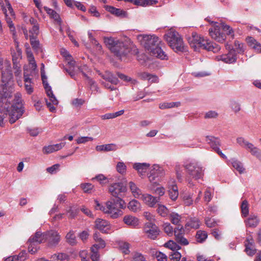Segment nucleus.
Returning a JSON list of instances; mask_svg holds the SVG:
<instances>
[{
  "mask_svg": "<svg viewBox=\"0 0 261 261\" xmlns=\"http://www.w3.org/2000/svg\"><path fill=\"white\" fill-rule=\"evenodd\" d=\"M6 69L2 68V80L3 84L0 86V126L4 124V119L5 115L9 116V121L14 123L20 118L24 112L21 94L16 93L14 96L11 94L12 88H8L13 75L10 71V65L5 63Z\"/></svg>",
  "mask_w": 261,
  "mask_h": 261,
  "instance_id": "f257e3e1",
  "label": "nucleus"
},
{
  "mask_svg": "<svg viewBox=\"0 0 261 261\" xmlns=\"http://www.w3.org/2000/svg\"><path fill=\"white\" fill-rule=\"evenodd\" d=\"M137 40L151 56L161 60H168L167 55L159 46L160 41L155 35H138Z\"/></svg>",
  "mask_w": 261,
  "mask_h": 261,
  "instance_id": "f03ea898",
  "label": "nucleus"
},
{
  "mask_svg": "<svg viewBox=\"0 0 261 261\" xmlns=\"http://www.w3.org/2000/svg\"><path fill=\"white\" fill-rule=\"evenodd\" d=\"M95 208L102 211L112 219H117L123 215L122 209L126 207V203L124 200L119 198L116 201L108 200L103 205L97 200L94 201Z\"/></svg>",
  "mask_w": 261,
  "mask_h": 261,
  "instance_id": "7ed1b4c3",
  "label": "nucleus"
},
{
  "mask_svg": "<svg viewBox=\"0 0 261 261\" xmlns=\"http://www.w3.org/2000/svg\"><path fill=\"white\" fill-rule=\"evenodd\" d=\"M188 40L191 47L195 50L202 48L208 51L217 53L220 50L219 45L211 42L209 40L198 35L195 32L192 33V36L188 38Z\"/></svg>",
  "mask_w": 261,
  "mask_h": 261,
  "instance_id": "20e7f679",
  "label": "nucleus"
},
{
  "mask_svg": "<svg viewBox=\"0 0 261 261\" xmlns=\"http://www.w3.org/2000/svg\"><path fill=\"white\" fill-rule=\"evenodd\" d=\"M164 38L170 47L175 52H184L187 50L182 38L174 29L169 30L164 35Z\"/></svg>",
  "mask_w": 261,
  "mask_h": 261,
  "instance_id": "39448f33",
  "label": "nucleus"
},
{
  "mask_svg": "<svg viewBox=\"0 0 261 261\" xmlns=\"http://www.w3.org/2000/svg\"><path fill=\"white\" fill-rule=\"evenodd\" d=\"M184 167L189 174L196 179H201L204 176V169L198 163L191 161L184 164Z\"/></svg>",
  "mask_w": 261,
  "mask_h": 261,
  "instance_id": "423d86ee",
  "label": "nucleus"
},
{
  "mask_svg": "<svg viewBox=\"0 0 261 261\" xmlns=\"http://www.w3.org/2000/svg\"><path fill=\"white\" fill-rule=\"evenodd\" d=\"M207 21L212 24V28L209 29V34L213 39L218 42L223 43L226 37L225 34L220 32L222 29L221 23L218 22L210 21L207 19Z\"/></svg>",
  "mask_w": 261,
  "mask_h": 261,
  "instance_id": "0eeeda50",
  "label": "nucleus"
},
{
  "mask_svg": "<svg viewBox=\"0 0 261 261\" xmlns=\"http://www.w3.org/2000/svg\"><path fill=\"white\" fill-rule=\"evenodd\" d=\"M226 48L229 50L227 54L222 55L217 57L218 61H222L225 63L231 64L236 62L237 61V56L236 50L234 49H231L230 46L227 43L225 45Z\"/></svg>",
  "mask_w": 261,
  "mask_h": 261,
  "instance_id": "6e6552de",
  "label": "nucleus"
},
{
  "mask_svg": "<svg viewBox=\"0 0 261 261\" xmlns=\"http://www.w3.org/2000/svg\"><path fill=\"white\" fill-rule=\"evenodd\" d=\"M94 227L103 233H110L112 231L111 223L106 220L97 218L94 222Z\"/></svg>",
  "mask_w": 261,
  "mask_h": 261,
  "instance_id": "1a4fd4ad",
  "label": "nucleus"
},
{
  "mask_svg": "<svg viewBox=\"0 0 261 261\" xmlns=\"http://www.w3.org/2000/svg\"><path fill=\"white\" fill-rule=\"evenodd\" d=\"M144 231L148 238L153 240L156 239L160 233L158 227L151 222L145 224Z\"/></svg>",
  "mask_w": 261,
  "mask_h": 261,
  "instance_id": "9d476101",
  "label": "nucleus"
},
{
  "mask_svg": "<svg viewBox=\"0 0 261 261\" xmlns=\"http://www.w3.org/2000/svg\"><path fill=\"white\" fill-rule=\"evenodd\" d=\"M165 174V171L162 167L154 164L149 168L148 178L150 182H153L155 178L162 177Z\"/></svg>",
  "mask_w": 261,
  "mask_h": 261,
  "instance_id": "9b49d317",
  "label": "nucleus"
},
{
  "mask_svg": "<svg viewBox=\"0 0 261 261\" xmlns=\"http://www.w3.org/2000/svg\"><path fill=\"white\" fill-rule=\"evenodd\" d=\"M61 237L59 233L53 230L46 231V242L49 247H56L60 241Z\"/></svg>",
  "mask_w": 261,
  "mask_h": 261,
  "instance_id": "f8f14e48",
  "label": "nucleus"
},
{
  "mask_svg": "<svg viewBox=\"0 0 261 261\" xmlns=\"http://www.w3.org/2000/svg\"><path fill=\"white\" fill-rule=\"evenodd\" d=\"M41 73L43 84L48 97L49 98L50 100L54 104H57L58 103V100L53 93L51 87L48 85V83L47 82V77L45 75L44 70H43L42 69H41Z\"/></svg>",
  "mask_w": 261,
  "mask_h": 261,
  "instance_id": "ddd939ff",
  "label": "nucleus"
},
{
  "mask_svg": "<svg viewBox=\"0 0 261 261\" xmlns=\"http://www.w3.org/2000/svg\"><path fill=\"white\" fill-rule=\"evenodd\" d=\"M5 2L6 7H3V6H2L3 7V11L5 14L6 21L11 29H14V24H13L12 19L10 17H13L14 15L13 10L8 0H5Z\"/></svg>",
  "mask_w": 261,
  "mask_h": 261,
  "instance_id": "4468645a",
  "label": "nucleus"
},
{
  "mask_svg": "<svg viewBox=\"0 0 261 261\" xmlns=\"http://www.w3.org/2000/svg\"><path fill=\"white\" fill-rule=\"evenodd\" d=\"M127 189L121 183H114L111 185L109 188V191L111 194L115 197L119 198V196L122 193H125Z\"/></svg>",
  "mask_w": 261,
  "mask_h": 261,
  "instance_id": "2eb2a0df",
  "label": "nucleus"
},
{
  "mask_svg": "<svg viewBox=\"0 0 261 261\" xmlns=\"http://www.w3.org/2000/svg\"><path fill=\"white\" fill-rule=\"evenodd\" d=\"M61 53L63 56L66 58V60L68 62L69 68L66 69V71L69 73L72 78H74L75 75V72L74 71L75 61L72 60V57L69 55L67 50L65 49H62Z\"/></svg>",
  "mask_w": 261,
  "mask_h": 261,
  "instance_id": "dca6fc26",
  "label": "nucleus"
},
{
  "mask_svg": "<svg viewBox=\"0 0 261 261\" xmlns=\"http://www.w3.org/2000/svg\"><path fill=\"white\" fill-rule=\"evenodd\" d=\"M139 199L150 207H154L160 200V197H154L147 193L143 194Z\"/></svg>",
  "mask_w": 261,
  "mask_h": 261,
  "instance_id": "f3484780",
  "label": "nucleus"
},
{
  "mask_svg": "<svg viewBox=\"0 0 261 261\" xmlns=\"http://www.w3.org/2000/svg\"><path fill=\"white\" fill-rule=\"evenodd\" d=\"M28 66L23 67V76L24 82V88L28 94H31L33 91V83L32 79L29 77L28 73Z\"/></svg>",
  "mask_w": 261,
  "mask_h": 261,
  "instance_id": "a211bd4d",
  "label": "nucleus"
},
{
  "mask_svg": "<svg viewBox=\"0 0 261 261\" xmlns=\"http://www.w3.org/2000/svg\"><path fill=\"white\" fill-rule=\"evenodd\" d=\"M245 251L250 256L253 255L256 252L254 241L251 236H248L244 241Z\"/></svg>",
  "mask_w": 261,
  "mask_h": 261,
  "instance_id": "6ab92c4d",
  "label": "nucleus"
},
{
  "mask_svg": "<svg viewBox=\"0 0 261 261\" xmlns=\"http://www.w3.org/2000/svg\"><path fill=\"white\" fill-rule=\"evenodd\" d=\"M116 51H113L117 56L122 58L130 51V48L126 43L119 41L116 46Z\"/></svg>",
  "mask_w": 261,
  "mask_h": 261,
  "instance_id": "aec40b11",
  "label": "nucleus"
},
{
  "mask_svg": "<svg viewBox=\"0 0 261 261\" xmlns=\"http://www.w3.org/2000/svg\"><path fill=\"white\" fill-rule=\"evenodd\" d=\"M260 219L258 216L255 214H251L244 220V223L247 227L256 228L259 224Z\"/></svg>",
  "mask_w": 261,
  "mask_h": 261,
  "instance_id": "412c9836",
  "label": "nucleus"
},
{
  "mask_svg": "<svg viewBox=\"0 0 261 261\" xmlns=\"http://www.w3.org/2000/svg\"><path fill=\"white\" fill-rule=\"evenodd\" d=\"M123 221L126 225L132 228L137 227L140 224V221L138 218L130 215H125L123 217Z\"/></svg>",
  "mask_w": 261,
  "mask_h": 261,
  "instance_id": "4be33fe9",
  "label": "nucleus"
},
{
  "mask_svg": "<svg viewBox=\"0 0 261 261\" xmlns=\"http://www.w3.org/2000/svg\"><path fill=\"white\" fill-rule=\"evenodd\" d=\"M65 145V142L45 146L43 147L42 152L44 154H49L60 150Z\"/></svg>",
  "mask_w": 261,
  "mask_h": 261,
  "instance_id": "5701e85b",
  "label": "nucleus"
},
{
  "mask_svg": "<svg viewBox=\"0 0 261 261\" xmlns=\"http://www.w3.org/2000/svg\"><path fill=\"white\" fill-rule=\"evenodd\" d=\"M245 148L249 151L251 154L255 156L259 161L261 162V150L255 146L252 143L248 142Z\"/></svg>",
  "mask_w": 261,
  "mask_h": 261,
  "instance_id": "b1692460",
  "label": "nucleus"
},
{
  "mask_svg": "<svg viewBox=\"0 0 261 261\" xmlns=\"http://www.w3.org/2000/svg\"><path fill=\"white\" fill-rule=\"evenodd\" d=\"M133 166V168L137 171L140 175H143L148 170L150 165L146 163H134Z\"/></svg>",
  "mask_w": 261,
  "mask_h": 261,
  "instance_id": "393cba45",
  "label": "nucleus"
},
{
  "mask_svg": "<svg viewBox=\"0 0 261 261\" xmlns=\"http://www.w3.org/2000/svg\"><path fill=\"white\" fill-rule=\"evenodd\" d=\"M28 254L25 250L21 251L18 254L11 255L5 258L4 261H25Z\"/></svg>",
  "mask_w": 261,
  "mask_h": 261,
  "instance_id": "a878e982",
  "label": "nucleus"
},
{
  "mask_svg": "<svg viewBox=\"0 0 261 261\" xmlns=\"http://www.w3.org/2000/svg\"><path fill=\"white\" fill-rule=\"evenodd\" d=\"M93 239L95 242L92 247L98 248V249H103L106 246L105 240L101 237V235L98 232H95L93 234Z\"/></svg>",
  "mask_w": 261,
  "mask_h": 261,
  "instance_id": "bb28decb",
  "label": "nucleus"
},
{
  "mask_svg": "<svg viewBox=\"0 0 261 261\" xmlns=\"http://www.w3.org/2000/svg\"><path fill=\"white\" fill-rule=\"evenodd\" d=\"M174 182L175 181H173L171 185H169L168 187L169 196L170 198L173 201L177 199L179 194L177 186L174 184Z\"/></svg>",
  "mask_w": 261,
  "mask_h": 261,
  "instance_id": "cd10ccee",
  "label": "nucleus"
},
{
  "mask_svg": "<svg viewBox=\"0 0 261 261\" xmlns=\"http://www.w3.org/2000/svg\"><path fill=\"white\" fill-rule=\"evenodd\" d=\"M105 9L108 12L117 17H125L126 16V12L120 9L108 5L105 6Z\"/></svg>",
  "mask_w": 261,
  "mask_h": 261,
  "instance_id": "c85d7f7f",
  "label": "nucleus"
},
{
  "mask_svg": "<svg viewBox=\"0 0 261 261\" xmlns=\"http://www.w3.org/2000/svg\"><path fill=\"white\" fill-rule=\"evenodd\" d=\"M128 187L133 196L135 198L139 199L143 194L141 190L133 181L129 182Z\"/></svg>",
  "mask_w": 261,
  "mask_h": 261,
  "instance_id": "c756f323",
  "label": "nucleus"
},
{
  "mask_svg": "<svg viewBox=\"0 0 261 261\" xmlns=\"http://www.w3.org/2000/svg\"><path fill=\"white\" fill-rule=\"evenodd\" d=\"M246 41L251 47H252L256 53H261V44L257 42L252 37H248L246 38Z\"/></svg>",
  "mask_w": 261,
  "mask_h": 261,
  "instance_id": "7c9ffc66",
  "label": "nucleus"
},
{
  "mask_svg": "<svg viewBox=\"0 0 261 261\" xmlns=\"http://www.w3.org/2000/svg\"><path fill=\"white\" fill-rule=\"evenodd\" d=\"M118 148L115 144H108L105 145H97L96 146V150L97 151H115Z\"/></svg>",
  "mask_w": 261,
  "mask_h": 261,
  "instance_id": "2f4dec72",
  "label": "nucleus"
},
{
  "mask_svg": "<svg viewBox=\"0 0 261 261\" xmlns=\"http://www.w3.org/2000/svg\"><path fill=\"white\" fill-rule=\"evenodd\" d=\"M127 207L130 211L137 213L141 210L142 205L138 200L133 199L128 203Z\"/></svg>",
  "mask_w": 261,
  "mask_h": 261,
  "instance_id": "473e14b6",
  "label": "nucleus"
},
{
  "mask_svg": "<svg viewBox=\"0 0 261 261\" xmlns=\"http://www.w3.org/2000/svg\"><path fill=\"white\" fill-rule=\"evenodd\" d=\"M118 40H115L112 37L104 38L105 43L112 52L116 51V46L117 45V43H118Z\"/></svg>",
  "mask_w": 261,
  "mask_h": 261,
  "instance_id": "72a5a7b5",
  "label": "nucleus"
},
{
  "mask_svg": "<svg viewBox=\"0 0 261 261\" xmlns=\"http://www.w3.org/2000/svg\"><path fill=\"white\" fill-rule=\"evenodd\" d=\"M206 141L215 150L219 148V146L220 145V141L219 139L213 136H207L206 137Z\"/></svg>",
  "mask_w": 261,
  "mask_h": 261,
  "instance_id": "f704fd0d",
  "label": "nucleus"
},
{
  "mask_svg": "<svg viewBox=\"0 0 261 261\" xmlns=\"http://www.w3.org/2000/svg\"><path fill=\"white\" fill-rule=\"evenodd\" d=\"M46 232L42 233L40 231H37L34 236L30 237V240H34L35 242L40 244L46 242Z\"/></svg>",
  "mask_w": 261,
  "mask_h": 261,
  "instance_id": "c9c22d12",
  "label": "nucleus"
},
{
  "mask_svg": "<svg viewBox=\"0 0 261 261\" xmlns=\"http://www.w3.org/2000/svg\"><path fill=\"white\" fill-rule=\"evenodd\" d=\"M99 74L101 75V77L106 81V82H109L111 84L115 85H116L118 82L117 78L114 76L112 73L110 72L107 71L104 74L99 73Z\"/></svg>",
  "mask_w": 261,
  "mask_h": 261,
  "instance_id": "e433bc0d",
  "label": "nucleus"
},
{
  "mask_svg": "<svg viewBox=\"0 0 261 261\" xmlns=\"http://www.w3.org/2000/svg\"><path fill=\"white\" fill-rule=\"evenodd\" d=\"M69 256L65 253H58L50 257L51 261H68Z\"/></svg>",
  "mask_w": 261,
  "mask_h": 261,
  "instance_id": "4c0bfd02",
  "label": "nucleus"
},
{
  "mask_svg": "<svg viewBox=\"0 0 261 261\" xmlns=\"http://www.w3.org/2000/svg\"><path fill=\"white\" fill-rule=\"evenodd\" d=\"M13 68L17 83L20 87H22V82L21 81V70L20 69V67L17 64H14Z\"/></svg>",
  "mask_w": 261,
  "mask_h": 261,
  "instance_id": "58836bf2",
  "label": "nucleus"
},
{
  "mask_svg": "<svg viewBox=\"0 0 261 261\" xmlns=\"http://www.w3.org/2000/svg\"><path fill=\"white\" fill-rule=\"evenodd\" d=\"M232 166L236 169L240 174L244 172L245 168L243 167V164L240 161L232 159L229 161Z\"/></svg>",
  "mask_w": 261,
  "mask_h": 261,
  "instance_id": "ea45409f",
  "label": "nucleus"
},
{
  "mask_svg": "<svg viewBox=\"0 0 261 261\" xmlns=\"http://www.w3.org/2000/svg\"><path fill=\"white\" fill-rule=\"evenodd\" d=\"M28 242V251L31 254L36 253L39 249V243L35 242L34 240H30V238L29 239Z\"/></svg>",
  "mask_w": 261,
  "mask_h": 261,
  "instance_id": "a19ab883",
  "label": "nucleus"
},
{
  "mask_svg": "<svg viewBox=\"0 0 261 261\" xmlns=\"http://www.w3.org/2000/svg\"><path fill=\"white\" fill-rule=\"evenodd\" d=\"M44 9L51 18H53L58 22L61 23V19L59 15L56 11L47 7H44Z\"/></svg>",
  "mask_w": 261,
  "mask_h": 261,
  "instance_id": "79ce46f5",
  "label": "nucleus"
},
{
  "mask_svg": "<svg viewBox=\"0 0 261 261\" xmlns=\"http://www.w3.org/2000/svg\"><path fill=\"white\" fill-rule=\"evenodd\" d=\"M241 210L242 216L243 217H246L248 216L249 212V204L247 200L242 201L241 204Z\"/></svg>",
  "mask_w": 261,
  "mask_h": 261,
  "instance_id": "37998d69",
  "label": "nucleus"
},
{
  "mask_svg": "<svg viewBox=\"0 0 261 261\" xmlns=\"http://www.w3.org/2000/svg\"><path fill=\"white\" fill-rule=\"evenodd\" d=\"M164 247L173 251H178L181 247L173 240H169L164 244Z\"/></svg>",
  "mask_w": 261,
  "mask_h": 261,
  "instance_id": "c03bdc74",
  "label": "nucleus"
},
{
  "mask_svg": "<svg viewBox=\"0 0 261 261\" xmlns=\"http://www.w3.org/2000/svg\"><path fill=\"white\" fill-rule=\"evenodd\" d=\"M119 249L124 254H128L129 252L130 244L124 241H119L118 243Z\"/></svg>",
  "mask_w": 261,
  "mask_h": 261,
  "instance_id": "a18cd8bd",
  "label": "nucleus"
},
{
  "mask_svg": "<svg viewBox=\"0 0 261 261\" xmlns=\"http://www.w3.org/2000/svg\"><path fill=\"white\" fill-rule=\"evenodd\" d=\"M92 181L96 180L101 185H106L109 183L108 178L102 174H99L91 179Z\"/></svg>",
  "mask_w": 261,
  "mask_h": 261,
  "instance_id": "49530a36",
  "label": "nucleus"
},
{
  "mask_svg": "<svg viewBox=\"0 0 261 261\" xmlns=\"http://www.w3.org/2000/svg\"><path fill=\"white\" fill-rule=\"evenodd\" d=\"M67 242L71 245H74L76 244V237L74 232L72 230H70L66 236Z\"/></svg>",
  "mask_w": 261,
  "mask_h": 261,
  "instance_id": "de8ad7c7",
  "label": "nucleus"
},
{
  "mask_svg": "<svg viewBox=\"0 0 261 261\" xmlns=\"http://www.w3.org/2000/svg\"><path fill=\"white\" fill-rule=\"evenodd\" d=\"M184 204L187 206H190L193 204V193H186L182 197Z\"/></svg>",
  "mask_w": 261,
  "mask_h": 261,
  "instance_id": "09e8293b",
  "label": "nucleus"
},
{
  "mask_svg": "<svg viewBox=\"0 0 261 261\" xmlns=\"http://www.w3.org/2000/svg\"><path fill=\"white\" fill-rule=\"evenodd\" d=\"M221 27L222 29L224 31L227 35H230L233 38L234 31L233 29L228 25H227L224 22H221Z\"/></svg>",
  "mask_w": 261,
  "mask_h": 261,
  "instance_id": "8fccbe9b",
  "label": "nucleus"
},
{
  "mask_svg": "<svg viewBox=\"0 0 261 261\" xmlns=\"http://www.w3.org/2000/svg\"><path fill=\"white\" fill-rule=\"evenodd\" d=\"M157 212L160 216L163 217L167 216L169 213L168 208L165 205L161 204H158Z\"/></svg>",
  "mask_w": 261,
  "mask_h": 261,
  "instance_id": "3c124183",
  "label": "nucleus"
},
{
  "mask_svg": "<svg viewBox=\"0 0 261 261\" xmlns=\"http://www.w3.org/2000/svg\"><path fill=\"white\" fill-rule=\"evenodd\" d=\"M116 171L121 175H124L126 172V166L123 162H119L116 166Z\"/></svg>",
  "mask_w": 261,
  "mask_h": 261,
  "instance_id": "603ef678",
  "label": "nucleus"
},
{
  "mask_svg": "<svg viewBox=\"0 0 261 261\" xmlns=\"http://www.w3.org/2000/svg\"><path fill=\"white\" fill-rule=\"evenodd\" d=\"M186 226H189L194 229H198L200 226V221L197 218H192L187 222Z\"/></svg>",
  "mask_w": 261,
  "mask_h": 261,
  "instance_id": "864d4df0",
  "label": "nucleus"
},
{
  "mask_svg": "<svg viewBox=\"0 0 261 261\" xmlns=\"http://www.w3.org/2000/svg\"><path fill=\"white\" fill-rule=\"evenodd\" d=\"M98 248L94 247H91V258L92 261H98L99 260V253L98 252Z\"/></svg>",
  "mask_w": 261,
  "mask_h": 261,
  "instance_id": "5fc2aeb1",
  "label": "nucleus"
},
{
  "mask_svg": "<svg viewBox=\"0 0 261 261\" xmlns=\"http://www.w3.org/2000/svg\"><path fill=\"white\" fill-rule=\"evenodd\" d=\"M180 105V103L179 102H164L161 103L159 106V108L161 109L172 108L173 107H178Z\"/></svg>",
  "mask_w": 261,
  "mask_h": 261,
  "instance_id": "6e6d98bb",
  "label": "nucleus"
},
{
  "mask_svg": "<svg viewBox=\"0 0 261 261\" xmlns=\"http://www.w3.org/2000/svg\"><path fill=\"white\" fill-rule=\"evenodd\" d=\"M175 170L177 179L179 181H181L184 175L182 166L179 164H176L175 167Z\"/></svg>",
  "mask_w": 261,
  "mask_h": 261,
  "instance_id": "4d7b16f0",
  "label": "nucleus"
},
{
  "mask_svg": "<svg viewBox=\"0 0 261 261\" xmlns=\"http://www.w3.org/2000/svg\"><path fill=\"white\" fill-rule=\"evenodd\" d=\"M27 58L30 66H32L33 68L37 67V65L33 56V53L28 48L27 50Z\"/></svg>",
  "mask_w": 261,
  "mask_h": 261,
  "instance_id": "13d9d810",
  "label": "nucleus"
},
{
  "mask_svg": "<svg viewBox=\"0 0 261 261\" xmlns=\"http://www.w3.org/2000/svg\"><path fill=\"white\" fill-rule=\"evenodd\" d=\"M81 188L85 193H90L94 189V186L90 183H83L80 185Z\"/></svg>",
  "mask_w": 261,
  "mask_h": 261,
  "instance_id": "bf43d9fd",
  "label": "nucleus"
},
{
  "mask_svg": "<svg viewBox=\"0 0 261 261\" xmlns=\"http://www.w3.org/2000/svg\"><path fill=\"white\" fill-rule=\"evenodd\" d=\"M170 219L173 224L178 225L181 219V216L177 213H172L170 214Z\"/></svg>",
  "mask_w": 261,
  "mask_h": 261,
  "instance_id": "052dcab7",
  "label": "nucleus"
},
{
  "mask_svg": "<svg viewBox=\"0 0 261 261\" xmlns=\"http://www.w3.org/2000/svg\"><path fill=\"white\" fill-rule=\"evenodd\" d=\"M207 235L205 231L199 230L197 232L196 239L198 242H203L206 238Z\"/></svg>",
  "mask_w": 261,
  "mask_h": 261,
  "instance_id": "680f3d73",
  "label": "nucleus"
},
{
  "mask_svg": "<svg viewBox=\"0 0 261 261\" xmlns=\"http://www.w3.org/2000/svg\"><path fill=\"white\" fill-rule=\"evenodd\" d=\"M230 107L234 113H238L241 110L240 103L236 100H232L230 101Z\"/></svg>",
  "mask_w": 261,
  "mask_h": 261,
  "instance_id": "e2e57ef3",
  "label": "nucleus"
},
{
  "mask_svg": "<svg viewBox=\"0 0 261 261\" xmlns=\"http://www.w3.org/2000/svg\"><path fill=\"white\" fill-rule=\"evenodd\" d=\"M31 44L35 50H38L40 48L39 42L36 38L33 36H29Z\"/></svg>",
  "mask_w": 261,
  "mask_h": 261,
  "instance_id": "0e129e2a",
  "label": "nucleus"
},
{
  "mask_svg": "<svg viewBox=\"0 0 261 261\" xmlns=\"http://www.w3.org/2000/svg\"><path fill=\"white\" fill-rule=\"evenodd\" d=\"M181 258V255L178 251H173L170 254V258L172 261H179Z\"/></svg>",
  "mask_w": 261,
  "mask_h": 261,
  "instance_id": "69168bd1",
  "label": "nucleus"
},
{
  "mask_svg": "<svg viewBox=\"0 0 261 261\" xmlns=\"http://www.w3.org/2000/svg\"><path fill=\"white\" fill-rule=\"evenodd\" d=\"M164 231L169 236L173 234V228L169 223H165L163 225Z\"/></svg>",
  "mask_w": 261,
  "mask_h": 261,
  "instance_id": "338daca9",
  "label": "nucleus"
},
{
  "mask_svg": "<svg viewBox=\"0 0 261 261\" xmlns=\"http://www.w3.org/2000/svg\"><path fill=\"white\" fill-rule=\"evenodd\" d=\"M88 35L91 42L96 46L98 50H100L101 49V46L99 45L97 41L94 38L91 31H89L88 32Z\"/></svg>",
  "mask_w": 261,
  "mask_h": 261,
  "instance_id": "774afa93",
  "label": "nucleus"
}]
</instances>
